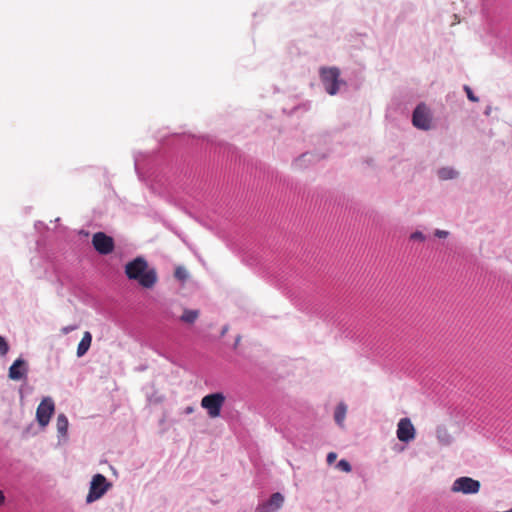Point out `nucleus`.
Masks as SVG:
<instances>
[{
	"mask_svg": "<svg viewBox=\"0 0 512 512\" xmlns=\"http://www.w3.org/2000/svg\"><path fill=\"white\" fill-rule=\"evenodd\" d=\"M125 274L129 280L137 281L146 289H151L158 281L155 268H150L144 257H136L125 265Z\"/></svg>",
	"mask_w": 512,
	"mask_h": 512,
	"instance_id": "obj_1",
	"label": "nucleus"
},
{
	"mask_svg": "<svg viewBox=\"0 0 512 512\" xmlns=\"http://www.w3.org/2000/svg\"><path fill=\"white\" fill-rule=\"evenodd\" d=\"M225 396L221 392L212 393L204 396L201 400V406L207 410L210 418H217L221 414V409L225 403Z\"/></svg>",
	"mask_w": 512,
	"mask_h": 512,
	"instance_id": "obj_2",
	"label": "nucleus"
},
{
	"mask_svg": "<svg viewBox=\"0 0 512 512\" xmlns=\"http://www.w3.org/2000/svg\"><path fill=\"white\" fill-rule=\"evenodd\" d=\"M110 484L107 482V479L102 474H96L93 476L92 481L90 483V489L88 495L86 497L87 503H92L98 499H100L106 491L109 489Z\"/></svg>",
	"mask_w": 512,
	"mask_h": 512,
	"instance_id": "obj_3",
	"label": "nucleus"
},
{
	"mask_svg": "<svg viewBox=\"0 0 512 512\" xmlns=\"http://www.w3.org/2000/svg\"><path fill=\"white\" fill-rule=\"evenodd\" d=\"M339 76L340 71L335 67L321 68L320 70L321 81L330 95H335L339 90Z\"/></svg>",
	"mask_w": 512,
	"mask_h": 512,
	"instance_id": "obj_4",
	"label": "nucleus"
},
{
	"mask_svg": "<svg viewBox=\"0 0 512 512\" xmlns=\"http://www.w3.org/2000/svg\"><path fill=\"white\" fill-rule=\"evenodd\" d=\"M480 487L481 484L478 480H475L471 477L462 476L453 482L451 491L453 493L476 494L479 492Z\"/></svg>",
	"mask_w": 512,
	"mask_h": 512,
	"instance_id": "obj_5",
	"label": "nucleus"
},
{
	"mask_svg": "<svg viewBox=\"0 0 512 512\" xmlns=\"http://www.w3.org/2000/svg\"><path fill=\"white\" fill-rule=\"evenodd\" d=\"M55 404L52 398L45 397L42 399L36 410V420L41 427H46L54 414Z\"/></svg>",
	"mask_w": 512,
	"mask_h": 512,
	"instance_id": "obj_6",
	"label": "nucleus"
},
{
	"mask_svg": "<svg viewBox=\"0 0 512 512\" xmlns=\"http://www.w3.org/2000/svg\"><path fill=\"white\" fill-rule=\"evenodd\" d=\"M92 244L94 249L102 255L110 254L114 250L113 238L103 232H97L93 235Z\"/></svg>",
	"mask_w": 512,
	"mask_h": 512,
	"instance_id": "obj_7",
	"label": "nucleus"
},
{
	"mask_svg": "<svg viewBox=\"0 0 512 512\" xmlns=\"http://www.w3.org/2000/svg\"><path fill=\"white\" fill-rule=\"evenodd\" d=\"M414 427L407 418L401 419L398 424L397 437L402 442H407L414 438Z\"/></svg>",
	"mask_w": 512,
	"mask_h": 512,
	"instance_id": "obj_8",
	"label": "nucleus"
},
{
	"mask_svg": "<svg viewBox=\"0 0 512 512\" xmlns=\"http://www.w3.org/2000/svg\"><path fill=\"white\" fill-rule=\"evenodd\" d=\"M433 127L432 113L424 104H418V129L429 130Z\"/></svg>",
	"mask_w": 512,
	"mask_h": 512,
	"instance_id": "obj_9",
	"label": "nucleus"
},
{
	"mask_svg": "<svg viewBox=\"0 0 512 512\" xmlns=\"http://www.w3.org/2000/svg\"><path fill=\"white\" fill-rule=\"evenodd\" d=\"M284 497L281 493L276 492L271 495L270 499L258 507L259 512H276L282 507Z\"/></svg>",
	"mask_w": 512,
	"mask_h": 512,
	"instance_id": "obj_10",
	"label": "nucleus"
},
{
	"mask_svg": "<svg viewBox=\"0 0 512 512\" xmlns=\"http://www.w3.org/2000/svg\"><path fill=\"white\" fill-rule=\"evenodd\" d=\"M27 374L26 362L19 358L9 368V378L14 381H18L24 378Z\"/></svg>",
	"mask_w": 512,
	"mask_h": 512,
	"instance_id": "obj_11",
	"label": "nucleus"
},
{
	"mask_svg": "<svg viewBox=\"0 0 512 512\" xmlns=\"http://www.w3.org/2000/svg\"><path fill=\"white\" fill-rule=\"evenodd\" d=\"M92 342V335L90 332L86 331L83 334V337L81 341L78 344L77 347V356L82 357L86 354V352L89 350Z\"/></svg>",
	"mask_w": 512,
	"mask_h": 512,
	"instance_id": "obj_12",
	"label": "nucleus"
},
{
	"mask_svg": "<svg viewBox=\"0 0 512 512\" xmlns=\"http://www.w3.org/2000/svg\"><path fill=\"white\" fill-rule=\"evenodd\" d=\"M200 316V311L197 309H184L183 314L180 317V321L183 323L192 325Z\"/></svg>",
	"mask_w": 512,
	"mask_h": 512,
	"instance_id": "obj_13",
	"label": "nucleus"
},
{
	"mask_svg": "<svg viewBox=\"0 0 512 512\" xmlns=\"http://www.w3.org/2000/svg\"><path fill=\"white\" fill-rule=\"evenodd\" d=\"M68 419L64 414H59L56 420L57 432L60 436H66L68 431Z\"/></svg>",
	"mask_w": 512,
	"mask_h": 512,
	"instance_id": "obj_14",
	"label": "nucleus"
},
{
	"mask_svg": "<svg viewBox=\"0 0 512 512\" xmlns=\"http://www.w3.org/2000/svg\"><path fill=\"white\" fill-rule=\"evenodd\" d=\"M347 413V406L344 403L337 405L334 413V418L337 424L342 425Z\"/></svg>",
	"mask_w": 512,
	"mask_h": 512,
	"instance_id": "obj_15",
	"label": "nucleus"
},
{
	"mask_svg": "<svg viewBox=\"0 0 512 512\" xmlns=\"http://www.w3.org/2000/svg\"><path fill=\"white\" fill-rule=\"evenodd\" d=\"M437 438L444 445H447L451 442V435L448 433L447 429L444 427H439L437 429Z\"/></svg>",
	"mask_w": 512,
	"mask_h": 512,
	"instance_id": "obj_16",
	"label": "nucleus"
},
{
	"mask_svg": "<svg viewBox=\"0 0 512 512\" xmlns=\"http://www.w3.org/2000/svg\"><path fill=\"white\" fill-rule=\"evenodd\" d=\"M457 175V173L451 168H442L438 171L439 178L443 180L452 179Z\"/></svg>",
	"mask_w": 512,
	"mask_h": 512,
	"instance_id": "obj_17",
	"label": "nucleus"
},
{
	"mask_svg": "<svg viewBox=\"0 0 512 512\" xmlns=\"http://www.w3.org/2000/svg\"><path fill=\"white\" fill-rule=\"evenodd\" d=\"M174 276L181 281H184L188 277L187 270L184 267H177L174 272Z\"/></svg>",
	"mask_w": 512,
	"mask_h": 512,
	"instance_id": "obj_18",
	"label": "nucleus"
},
{
	"mask_svg": "<svg viewBox=\"0 0 512 512\" xmlns=\"http://www.w3.org/2000/svg\"><path fill=\"white\" fill-rule=\"evenodd\" d=\"M9 351L7 341L0 335V356H5Z\"/></svg>",
	"mask_w": 512,
	"mask_h": 512,
	"instance_id": "obj_19",
	"label": "nucleus"
},
{
	"mask_svg": "<svg viewBox=\"0 0 512 512\" xmlns=\"http://www.w3.org/2000/svg\"><path fill=\"white\" fill-rule=\"evenodd\" d=\"M337 467L346 473L350 472L352 469L350 463L344 459H342L338 462Z\"/></svg>",
	"mask_w": 512,
	"mask_h": 512,
	"instance_id": "obj_20",
	"label": "nucleus"
},
{
	"mask_svg": "<svg viewBox=\"0 0 512 512\" xmlns=\"http://www.w3.org/2000/svg\"><path fill=\"white\" fill-rule=\"evenodd\" d=\"M464 90H465V92H466V94H467V97H468V99H469L470 101H472V102H478V100H479V99H478V98L473 94V92H472V90H471V88H470L469 86H467V85H466V86L464 87Z\"/></svg>",
	"mask_w": 512,
	"mask_h": 512,
	"instance_id": "obj_21",
	"label": "nucleus"
},
{
	"mask_svg": "<svg viewBox=\"0 0 512 512\" xmlns=\"http://www.w3.org/2000/svg\"><path fill=\"white\" fill-rule=\"evenodd\" d=\"M336 458H337L336 453H334V452H330V453L327 455V462H328L329 464H332V463H334V462H335Z\"/></svg>",
	"mask_w": 512,
	"mask_h": 512,
	"instance_id": "obj_22",
	"label": "nucleus"
},
{
	"mask_svg": "<svg viewBox=\"0 0 512 512\" xmlns=\"http://www.w3.org/2000/svg\"><path fill=\"white\" fill-rule=\"evenodd\" d=\"M6 503V496L3 490L0 489V507L4 506Z\"/></svg>",
	"mask_w": 512,
	"mask_h": 512,
	"instance_id": "obj_23",
	"label": "nucleus"
},
{
	"mask_svg": "<svg viewBox=\"0 0 512 512\" xmlns=\"http://www.w3.org/2000/svg\"><path fill=\"white\" fill-rule=\"evenodd\" d=\"M435 235L439 238H445L447 237L448 232L443 230H436Z\"/></svg>",
	"mask_w": 512,
	"mask_h": 512,
	"instance_id": "obj_24",
	"label": "nucleus"
},
{
	"mask_svg": "<svg viewBox=\"0 0 512 512\" xmlns=\"http://www.w3.org/2000/svg\"><path fill=\"white\" fill-rule=\"evenodd\" d=\"M411 122H412L413 126L416 127V108L412 111Z\"/></svg>",
	"mask_w": 512,
	"mask_h": 512,
	"instance_id": "obj_25",
	"label": "nucleus"
},
{
	"mask_svg": "<svg viewBox=\"0 0 512 512\" xmlns=\"http://www.w3.org/2000/svg\"><path fill=\"white\" fill-rule=\"evenodd\" d=\"M194 412V408L192 406H188L186 409H185V413L186 414H190V413H193Z\"/></svg>",
	"mask_w": 512,
	"mask_h": 512,
	"instance_id": "obj_26",
	"label": "nucleus"
},
{
	"mask_svg": "<svg viewBox=\"0 0 512 512\" xmlns=\"http://www.w3.org/2000/svg\"><path fill=\"white\" fill-rule=\"evenodd\" d=\"M72 330H74V327H65V328L63 329V332H64V333H69V332H70V331H72Z\"/></svg>",
	"mask_w": 512,
	"mask_h": 512,
	"instance_id": "obj_27",
	"label": "nucleus"
},
{
	"mask_svg": "<svg viewBox=\"0 0 512 512\" xmlns=\"http://www.w3.org/2000/svg\"><path fill=\"white\" fill-rule=\"evenodd\" d=\"M417 237H418V240H423L424 239V237L422 236V234L420 232H418Z\"/></svg>",
	"mask_w": 512,
	"mask_h": 512,
	"instance_id": "obj_28",
	"label": "nucleus"
},
{
	"mask_svg": "<svg viewBox=\"0 0 512 512\" xmlns=\"http://www.w3.org/2000/svg\"><path fill=\"white\" fill-rule=\"evenodd\" d=\"M410 239H411V240L416 239V232H414V233H412V234L410 235Z\"/></svg>",
	"mask_w": 512,
	"mask_h": 512,
	"instance_id": "obj_29",
	"label": "nucleus"
}]
</instances>
